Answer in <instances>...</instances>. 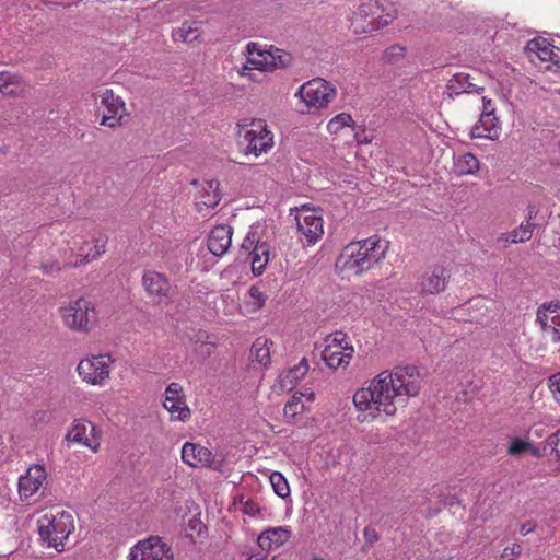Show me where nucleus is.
Wrapping results in <instances>:
<instances>
[{
    "label": "nucleus",
    "mask_w": 560,
    "mask_h": 560,
    "mask_svg": "<svg viewBox=\"0 0 560 560\" xmlns=\"http://www.w3.org/2000/svg\"><path fill=\"white\" fill-rule=\"evenodd\" d=\"M421 389L419 371L415 366H397L392 371H382L366 387L359 388L353 395V404L360 412L361 421L374 420L382 413L394 416L398 407L406 406L410 397Z\"/></svg>",
    "instance_id": "f257e3e1"
},
{
    "label": "nucleus",
    "mask_w": 560,
    "mask_h": 560,
    "mask_svg": "<svg viewBox=\"0 0 560 560\" xmlns=\"http://www.w3.org/2000/svg\"><path fill=\"white\" fill-rule=\"evenodd\" d=\"M389 245L377 235L350 242L337 258L336 266L342 272L361 276L378 267L386 257Z\"/></svg>",
    "instance_id": "f03ea898"
},
{
    "label": "nucleus",
    "mask_w": 560,
    "mask_h": 560,
    "mask_svg": "<svg viewBox=\"0 0 560 560\" xmlns=\"http://www.w3.org/2000/svg\"><path fill=\"white\" fill-rule=\"evenodd\" d=\"M74 528L73 515L68 511L47 513L37 521V530L43 545L59 552L65 550V542Z\"/></svg>",
    "instance_id": "7ed1b4c3"
},
{
    "label": "nucleus",
    "mask_w": 560,
    "mask_h": 560,
    "mask_svg": "<svg viewBox=\"0 0 560 560\" xmlns=\"http://www.w3.org/2000/svg\"><path fill=\"white\" fill-rule=\"evenodd\" d=\"M248 54L246 62L238 70L240 75H248L249 70H260L272 72L278 69H284L290 66L292 57L289 52L273 46H260L250 42L246 46Z\"/></svg>",
    "instance_id": "20e7f679"
},
{
    "label": "nucleus",
    "mask_w": 560,
    "mask_h": 560,
    "mask_svg": "<svg viewBox=\"0 0 560 560\" xmlns=\"http://www.w3.org/2000/svg\"><path fill=\"white\" fill-rule=\"evenodd\" d=\"M394 14L377 0H364L353 13L351 26L355 33H370L388 25Z\"/></svg>",
    "instance_id": "39448f33"
},
{
    "label": "nucleus",
    "mask_w": 560,
    "mask_h": 560,
    "mask_svg": "<svg viewBox=\"0 0 560 560\" xmlns=\"http://www.w3.org/2000/svg\"><path fill=\"white\" fill-rule=\"evenodd\" d=\"M61 317L67 327L78 331H90L96 323L94 304L83 298L71 301L60 308Z\"/></svg>",
    "instance_id": "423d86ee"
},
{
    "label": "nucleus",
    "mask_w": 560,
    "mask_h": 560,
    "mask_svg": "<svg viewBox=\"0 0 560 560\" xmlns=\"http://www.w3.org/2000/svg\"><path fill=\"white\" fill-rule=\"evenodd\" d=\"M114 361L107 353L91 355L79 362L77 372L83 382L102 386L109 378Z\"/></svg>",
    "instance_id": "0eeeda50"
},
{
    "label": "nucleus",
    "mask_w": 560,
    "mask_h": 560,
    "mask_svg": "<svg viewBox=\"0 0 560 560\" xmlns=\"http://www.w3.org/2000/svg\"><path fill=\"white\" fill-rule=\"evenodd\" d=\"M294 96L301 98L308 109H320L336 97V89L326 80L316 78L302 84Z\"/></svg>",
    "instance_id": "6e6552de"
},
{
    "label": "nucleus",
    "mask_w": 560,
    "mask_h": 560,
    "mask_svg": "<svg viewBox=\"0 0 560 560\" xmlns=\"http://www.w3.org/2000/svg\"><path fill=\"white\" fill-rule=\"evenodd\" d=\"M354 349L349 345V340L342 331L326 338V346L322 352V358L330 369L346 368L349 365Z\"/></svg>",
    "instance_id": "1a4fd4ad"
},
{
    "label": "nucleus",
    "mask_w": 560,
    "mask_h": 560,
    "mask_svg": "<svg viewBox=\"0 0 560 560\" xmlns=\"http://www.w3.org/2000/svg\"><path fill=\"white\" fill-rule=\"evenodd\" d=\"M240 136L246 142V154L253 153L258 156L269 151L273 145V136L261 119L253 120L250 124L242 126Z\"/></svg>",
    "instance_id": "9d476101"
},
{
    "label": "nucleus",
    "mask_w": 560,
    "mask_h": 560,
    "mask_svg": "<svg viewBox=\"0 0 560 560\" xmlns=\"http://www.w3.org/2000/svg\"><path fill=\"white\" fill-rule=\"evenodd\" d=\"M241 253L250 257L254 275L259 276L264 272L270 259V246L261 241L257 229L250 228L241 245Z\"/></svg>",
    "instance_id": "9b49d317"
},
{
    "label": "nucleus",
    "mask_w": 560,
    "mask_h": 560,
    "mask_svg": "<svg viewBox=\"0 0 560 560\" xmlns=\"http://www.w3.org/2000/svg\"><path fill=\"white\" fill-rule=\"evenodd\" d=\"M530 61L545 70H560V48L546 38H534L526 45Z\"/></svg>",
    "instance_id": "f8f14e48"
},
{
    "label": "nucleus",
    "mask_w": 560,
    "mask_h": 560,
    "mask_svg": "<svg viewBox=\"0 0 560 560\" xmlns=\"http://www.w3.org/2000/svg\"><path fill=\"white\" fill-rule=\"evenodd\" d=\"M130 560H174L172 548L159 536L137 542L129 552Z\"/></svg>",
    "instance_id": "ddd939ff"
},
{
    "label": "nucleus",
    "mask_w": 560,
    "mask_h": 560,
    "mask_svg": "<svg viewBox=\"0 0 560 560\" xmlns=\"http://www.w3.org/2000/svg\"><path fill=\"white\" fill-rule=\"evenodd\" d=\"M107 241L106 235L98 234L94 235L91 241L74 242L75 247L71 248L74 259H69L65 266L79 267L97 259L105 253Z\"/></svg>",
    "instance_id": "4468645a"
},
{
    "label": "nucleus",
    "mask_w": 560,
    "mask_h": 560,
    "mask_svg": "<svg viewBox=\"0 0 560 560\" xmlns=\"http://www.w3.org/2000/svg\"><path fill=\"white\" fill-rule=\"evenodd\" d=\"M102 431L91 421L77 419L71 430L67 433L66 440L80 443L96 453L101 446Z\"/></svg>",
    "instance_id": "2eb2a0df"
},
{
    "label": "nucleus",
    "mask_w": 560,
    "mask_h": 560,
    "mask_svg": "<svg viewBox=\"0 0 560 560\" xmlns=\"http://www.w3.org/2000/svg\"><path fill=\"white\" fill-rule=\"evenodd\" d=\"M299 233L308 245L315 244L324 234V221L314 209L303 208L295 217Z\"/></svg>",
    "instance_id": "dca6fc26"
},
{
    "label": "nucleus",
    "mask_w": 560,
    "mask_h": 560,
    "mask_svg": "<svg viewBox=\"0 0 560 560\" xmlns=\"http://www.w3.org/2000/svg\"><path fill=\"white\" fill-rule=\"evenodd\" d=\"M163 406L170 412L172 421L186 422L191 417L183 386L179 383L173 382L167 385Z\"/></svg>",
    "instance_id": "f3484780"
},
{
    "label": "nucleus",
    "mask_w": 560,
    "mask_h": 560,
    "mask_svg": "<svg viewBox=\"0 0 560 560\" xmlns=\"http://www.w3.org/2000/svg\"><path fill=\"white\" fill-rule=\"evenodd\" d=\"M142 285L154 303L167 305L172 302V287L165 275L151 270L145 271L142 277Z\"/></svg>",
    "instance_id": "a211bd4d"
},
{
    "label": "nucleus",
    "mask_w": 560,
    "mask_h": 560,
    "mask_svg": "<svg viewBox=\"0 0 560 560\" xmlns=\"http://www.w3.org/2000/svg\"><path fill=\"white\" fill-rule=\"evenodd\" d=\"M101 104L106 108V112L103 114L101 125L109 128L119 126L124 116L127 115L124 100L120 96L115 95L113 90L106 89L101 95Z\"/></svg>",
    "instance_id": "6ab92c4d"
},
{
    "label": "nucleus",
    "mask_w": 560,
    "mask_h": 560,
    "mask_svg": "<svg viewBox=\"0 0 560 560\" xmlns=\"http://www.w3.org/2000/svg\"><path fill=\"white\" fill-rule=\"evenodd\" d=\"M182 459L190 467H208L219 469L221 462L210 450L196 443L186 442L182 447Z\"/></svg>",
    "instance_id": "aec40b11"
},
{
    "label": "nucleus",
    "mask_w": 560,
    "mask_h": 560,
    "mask_svg": "<svg viewBox=\"0 0 560 560\" xmlns=\"http://www.w3.org/2000/svg\"><path fill=\"white\" fill-rule=\"evenodd\" d=\"M537 322L542 334L553 342L560 341V304H544L537 311Z\"/></svg>",
    "instance_id": "412c9836"
},
{
    "label": "nucleus",
    "mask_w": 560,
    "mask_h": 560,
    "mask_svg": "<svg viewBox=\"0 0 560 560\" xmlns=\"http://www.w3.org/2000/svg\"><path fill=\"white\" fill-rule=\"evenodd\" d=\"M47 474L42 465L31 466L19 479V493L21 499L27 500L44 486Z\"/></svg>",
    "instance_id": "4be33fe9"
},
{
    "label": "nucleus",
    "mask_w": 560,
    "mask_h": 560,
    "mask_svg": "<svg viewBox=\"0 0 560 560\" xmlns=\"http://www.w3.org/2000/svg\"><path fill=\"white\" fill-rule=\"evenodd\" d=\"M448 279L450 272L444 267H434L421 277L420 291L425 294H438L444 291Z\"/></svg>",
    "instance_id": "5701e85b"
},
{
    "label": "nucleus",
    "mask_w": 560,
    "mask_h": 560,
    "mask_svg": "<svg viewBox=\"0 0 560 560\" xmlns=\"http://www.w3.org/2000/svg\"><path fill=\"white\" fill-rule=\"evenodd\" d=\"M233 229L222 224L214 226L208 236V248L218 257L223 256L232 244Z\"/></svg>",
    "instance_id": "b1692460"
},
{
    "label": "nucleus",
    "mask_w": 560,
    "mask_h": 560,
    "mask_svg": "<svg viewBox=\"0 0 560 560\" xmlns=\"http://www.w3.org/2000/svg\"><path fill=\"white\" fill-rule=\"evenodd\" d=\"M219 185L217 179L207 180L201 185L196 196V209L198 212L209 211L219 205L221 200Z\"/></svg>",
    "instance_id": "393cba45"
},
{
    "label": "nucleus",
    "mask_w": 560,
    "mask_h": 560,
    "mask_svg": "<svg viewBox=\"0 0 560 560\" xmlns=\"http://www.w3.org/2000/svg\"><path fill=\"white\" fill-rule=\"evenodd\" d=\"M501 133V124L495 115L481 114L478 122L471 128L472 138L497 140Z\"/></svg>",
    "instance_id": "a878e982"
},
{
    "label": "nucleus",
    "mask_w": 560,
    "mask_h": 560,
    "mask_svg": "<svg viewBox=\"0 0 560 560\" xmlns=\"http://www.w3.org/2000/svg\"><path fill=\"white\" fill-rule=\"evenodd\" d=\"M291 537V530L283 526L265 529L257 539L262 550H271L284 545Z\"/></svg>",
    "instance_id": "bb28decb"
},
{
    "label": "nucleus",
    "mask_w": 560,
    "mask_h": 560,
    "mask_svg": "<svg viewBox=\"0 0 560 560\" xmlns=\"http://www.w3.org/2000/svg\"><path fill=\"white\" fill-rule=\"evenodd\" d=\"M485 88L477 86L475 83L470 81V75L468 73H455L446 84V94L448 97L453 98L454 96H458L463 93H482Z\"/></svg>",
    "instance_id": "cd10ccee"
},
{
    "label": "nucleus",
    "mask_w": 560,
    "mask_h": 560,
    "mask_svg": "<svg viewBox=\"0 0 560 560\" xmlns=\"http://www.w3.org/2000/svg\"><path fill=\"white\" fill-rule=\"evenodd\" d=\"M201 28L197 21H185L182 25L172 32V39L175 43H185L192 45L200 42Z\"/></svg>",
    "instance_id": "c85d7f7f"
},
{
    "label": "nucleus",
    "mask_w": 560,
    "mask_h": 560,
    "mask_svg": "<svg viewBox=\"0 0 560 560\" xmlns=\"http://www.w3.org/2000/svg\"><path fill=\"white\" fill-rule=\"evenodd\" d=\"M307 371V359L303 358L299 364L294 365L280 375V383L282 388L291 390L306 375Z\"/></svg>",
    "instance_id": "c756f323"
},
{
    "label": "nucleus",
    "mask_w": 560,
    "mask_h": 560,
    "mask_svg": "<svg viewBox=\"0 0 560 560\" xmlns=\"http://www.w3.org/2000/svg\"><path fill=\"white\" fill-rule=\"evenodd\" d=\"M273 342L267 337H258L250 349V358L258 362L262 366H267L270 363V349Z\"/></svg>",
    "instance_id": "7c9ffc66"
},
{
    "label": "nucleus",
    "mask_w": 560,
    "mask_h": 560,
    "mask_svg": "<svg viewBox=\"0 0 560 560\" xmlns=\"http://www.w3.org/2000/svg\"><path fill=\"white\" fill-rule=\"evenodd\" d=\"M479 160L470 152L454 158V170L458 175H474L479 171Z\"/></svg>",
    "instance_id": "2f4dec72"
},
{
    "label": "nucleus",
    "mask_w": 560,
    "mask_h": 560,
    "mask_svg": "<svg viewBox=\"0 0 560 560\" xmlns=\"http://www.w3.org/2000/svg\"><path fill=\"white\" fill-rule=\"evenodd\" d=\"M508 453L512 456H522L527 453L536 457L547 456V454H544V448L540 450L539 447L535 446L530 441L523 440L520 438H514L511 440Z\"/></svg>",
    "instance_id": "473e14b6"
},
{
    "label": "nucleus",
    "mask_w": 560,
    "mask_h": 560,
    "mask_svg": "<svg viewBox=\"0 0 560 560\" xmlns=\"http://www.w3.org/2000/svg\"><path fill=\"white\" fill-rule=\"evenodd\" d=\"M21 78L10 72H0V94L13 96L22 91Z\"/></svg>",
    "instance_id": "72a5a7b5"
},
{
    "label": "nucleus",
    "mask_w": 560,
    "mask_h": 560,
    "mask_svg": "<svg viewBox=\"0 0 560 560\" xmlns=\"http://www.w3.org/2000/svg\"><path fill=\"white\" fill-rule=\"evenodd\" d=\"M535 224L532 222L522 223L518 228L514 229L512 232L508 234H501L499 237L500 241H505L510 243H523L528 241L533 236Z\"/></svg>",
    "instance_id": "f704fd0d"
},
{
    "label": "nucleus",
    "mask_w": 560,
    "mask_h": 560,
    "mask_svg": "<svg viewBox=\"0 0 560 560\" xmlns=\"http://www.w3.org/2000/svg\"><path fill=\"white\" fill-rule=\"evenodd\" d=\"M272 489L277 495L285 499L290 495V487L284 476L279 471L271 472L269 477Z\"/></svg>",
    "instance_id": "c9c22d12"
},
{
    "label": "nucleus",
    "mask_w": 560,
    "mask_h": 560,
    "mask_svg": "<svg viewBox=\"0 0 560 560\" xmlns=\"http://www.w3.org/2000/svg\"><path fill=\"white\" fill-rule=\"evenodd\" d=\"M353 119L350 114L341 113L331 118L327 124V130L330 133H338L345 127L351 126Z\"/></svg>",
    "instance_id": "e433bc0d"
},
{
    "label": "nucleus",
    "mask_w": 560,
    "mask_h": 560,
    "mask_svg": "<svg viewBox=\"0 0 560 560\" xmlns=\"http://www.w3.org/2000/svg\"><path fill=\"white\" fill-rule=\"evenodd\" d=\"M544 454L555 455L560 462V430L548 436L544 445Z\"/></svg>",
    "instance_id": "4c0bfd02"
},
{
    "label": "nucleus",
    "mask_w": 560,
    "mask_h": 560,
    "mask_svg": "<svg viewBox=\"0 0 560 560\" xmlns=\"http://www.w3.org/2000/svg\"><path fill=\"white\" fill-rule=\"evenodd\" d=\"M304 405L301 398L293 396L284 406L283 413L287 419H294L296 415L301 413Z\"/></svg>",
    "instance_id": "58836bf2"
},
{
    "label": "nucleus",
    "mask_w": 560,
    "mask_h": 560,
    "mask_svg": "<svg viewBox=\"0 0 560 560\" xmlns=\"http://www.w3.org/2000/svg\"><path fill=\"white\" fill-rule=\"evenodd\" d=\"M405 57V47L395 44L384 50L383 58L387 62L396 63Z\"/></svg>",
    "instance_id": "ea45409f"
},
{
    "label": "nucleus",
    "mask_w": 560,
    "mask_h": 560,
    "mask_svg": "<svg viewBox=\"0 0 560 560\" xmlns=\"http://www.w3.org/2000/svg\"><path fill=\"white\" fill-rule=\"evenodd\" d=\"M248 295L252 300L250 303H252L254 310H259L264 306V304L266 302V296L264 295V293L260 291V289L258 287H256V285L250 287L248 290Z\"/></svg>",
    "instance_id": "a19ab883"
},
{
    "label": "nucleus",
    "mask_w": 560,
    "mask_h": 560,
    "mask_svg": "<svg viewBox=\"0 0 560 560\" xmlns=\"http://www.w3.org/2000/svg\"><path fill=\"white\" fill-rule=\"evenodd\" d=\"M522 546L513 544L511 547H505L501 552L499 560H516L522 553Z\"/></svg>",
    "instance_id": "79ce46f5"
},
{
    "label": "nucleus",
    "mask_w": 560,
    "mask_h": 560,
    "mask_svg": "<svg viewBox=\"0 0 560 560\" xmlns=\"http://www.w3.org/2000/svg\"><path fill=\"white\" fill-rule=\"evenodd\" d=\"M244 514L249 516H256L260 512L259 504L253 499H246L243 506L238 508Z\"/></svg>",
    "instance_id": "37998d69"
},
{
    "label": "nucleus",
    "mask_w": 560,
    "mask_h": 560,
    "mask_svg": "<svg viewBox=\"0 0 560 560\" xmlns=\"http://www.w3.org/2000/svg\"><path fill=\"white\" fill-rule=\"evenodd\" d=\"M213 349L214 343L208 341L196 342L195 347V351L205 358L209 357L212 353Z\"/></svg>",
    "instance_id": "c03bdc74"
},
{
    "label": "nucleus",
    "mask_w": 560,
    "mask_h": 560,
    "mask_svg": "<svg viewBox=\"0 0 560 560\" xmlns=\"http://www.w3.org/2000/svg\"><path fill=\"white\" fill-rule=\"evenodd\" d=\"M40 269L45 275L52 276L59 272L62 269V266L59 262L44 261L40 265Z\"/></svg>",
    "instance_id": "a18cd8bd"
},
{
    "label": "nucleus",
    "mask_w": 560,
    "mask_h": 560,
    "mask_svg": "<svg viewBox=\"0 0 560 560\" xmlns=\"http://www.w3.org/2000/svg\"><path fill=\"white\" fill-rule=\"evenodd\" d=\"M488 115H495V107L492 100L483 96L482 97V113Z\"/></svg>",
    "instance_id": "49530a36"
},
{
    "label": "nucleus",
    "mask_w": 560,
    "mask_h": 560,
    "mask_svg": "<svg viewBox=\"0 0 560 560\" xmlns=\"http://www.w3.org/2000/svg\"><path fill=\"white\" fill-rule=\"evenodd\" d=\"M536 528V523L534 521H526L520 526V533L523 536H526L533 533Z\"/></svg>",
    "instance_id": "de8ad7c7"
},
{
    "label": "nucleus",
    "mask_w": 560,
    "mask_h": 560,
    "mask_svg": "<svg viewBox=\"0 0 560 560\" xmlns=\"http://www.w3.org/2000/svg\"><path fill=\"white\" fill-rule=\"evenodd\" d=\"M549 385L553 392L560 395V373L550 376Z\"/></svg>",
    "instance_id": "09e8293b"
},
{
    "label": "nucleus",
    "mask_w": 560,
    "mask_h": 560,
    "mask_svg": "<svg viewBox=\"0 0 560 560\" xmlns=\"http://www.w3.org/2000/svg\"><path fill=\"white\" fill-rule=\"evenodd\" d=\"M364 537L369 544H373V542L377 541V539H378V536H377L375 529L370 528V527L364 528Z\"/></svg>",
    "instance_id": "8fccbe9b"
},
{
    "label": "nucleus",
    "mask_w": 560,
    "mask_h": 560,
    "mask_svg": "<svg viewBox=\"0 0 560 560\" xmlns=\"http://www.w3.org/2000/svg\"><path fill=\"white\" fill-rule=\"evenodd\" d=\"M537 209L535 206H528L527 208V221L526 222H532V220H534L537 215Z\"/></svg>",
    "instance_id": "3c124183"
},
{
    "label": "nucleus",
    "mask_w": 560,
    "mask_h": 560,
    "mask_svg": "<svg viewBox=\"0 0 560 560\" xmlns=\"http://www.w3.org/2000/svg\"><path fill=\"white\" fill-rule=\"evenodd\" d=\"M246 499H248L246 495L244 494H237L234 497V505H238L240 506H243L244 505V502H246Z\"/></svg>",
    "instance_id": "603ef678"
},
{
    "label": "nucleus",
    "mask_w": 560,
    "mask_h": 560,
    "mask_svg": "<svg viewBox=\"0 0 560 560\" xmlns=\"http://www.w3.org/2000/svg\"><path fill=\"white\" fill-rule=\"evenodd\" d=\"M555 163L560 164V155L552 159Z\"/></svg>",
    "instance_id": "864d4df0"
},
{
    "label": "nucleus",
    "mask_w": 560,
    "mask_h": 560,
    "mask_svg": "<svg viewBox=\"0 0 560 560\" xmlns=\"http://www.w3.org/2000/svg\"><path fill=\"white\" fill-rule=\"evenodd\" d=\"M312 560H324V559L318 558V557H315V558H313Z\"/></svg>",
    "instance_id": "5fc2aeb1"
},
{
    "label": "nucleus",
    "mask_w": 560,
    "mask_h": 560,
    "mask_svg": "<svg viewBox=\"0 0 560 560\" xmlns=\"http://www.w3.org/2000/svg\"><path fill=\"white\" fill-rule=\"evenodd\" d=\"M255 560H261V559H259V558H255Z\"/></svg>",
    "instance_id": "6e6d98bb"
}]
</instances>
